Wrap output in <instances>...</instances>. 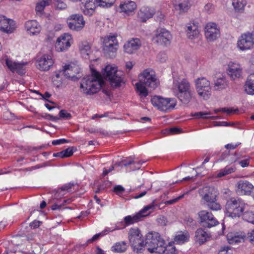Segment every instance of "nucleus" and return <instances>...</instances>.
I'll return each mask as SVG.
<instances>
[{"label": "nucleus", "mask_w": 254, "mask_h": 254, "mask_svg": "<svg viewBox=\"0 0 254 254\" xmlns=\"http://www.w3.org/2000/svg\"><path fill=\"white\" fill-rule=\"evenodd\" d=\"M187 33L188 38L190 39L197 37L199 33L197 25L194 23L189 24L187 27Z\"/></svg>", "instance_id": "32"}, {"label": "nucleus", "mask_w": 254, "mask_h": 254, "mask_svg": "<svg viewBox=\"0 0 254 254\" xmlns=\"http://www.w3.org/2000/svg\"><path fill=\"white\" fill-rule=\"evenodd\" d=\"M144 246L151 253H156L159 254L165 253L166 245L165 241L160 237L157 232H150L146 236Z\"/></svg>", "instance_id": "3"}, {"label": "nucleus", "mask_w": 254, "mask_h": 254, "mask_svg": "<svg viewBox=\"0 0 254 254\" xmlns=\"http://www.w3.org/2000/svg\"><path fill=\"white\" fill-rule=\"evenodd\" d=\"M147 11L146 9L140 10L138 12V16L141 19V20L143 22H144L147 19H148L152 16V14L150 13L146 12Z\"/></svg>", "instance_id": "46"}, {"label": "nucleus", "mask_w": 254, "mask_h": 254, "mask_svg": "<svg viewBox=\"0 0 254 254\" xmlns=\"http://www.w3.org/2000/svg\"><path fill=\"white\" fill-rule=\"evenodd\" d=\"M113 191L117 194L120 195L125 191V189L120 185L115 186L113 189Z\"/></svg>", "instance_id": "51"}, {"label": "nucleus", "mask_w": 254, "mask_h": 254, "mask_svg": "<svg viewBox=\"0 0 254 254\" xmlns=\"http://www.w3.org/2000/svg\"><path fill=\"white\" fill-rule=\"evenodd\" d=\"M172 36L170 32L165 28H158L155 31L153 40L158 45L168 46L171 43Z\"/></svg>", "instance_id": "12"}, {"label": "nucleus", "mask_w": 254, "mask_h": 254, "mask_svg": "<svg viewBox=\"0 0 254 254\" xmlns=\"http://www.w3.org/2000/svg\"><path fill=\"white\" fill-rule=\"evenodd\" d=\"M41 223V222L39 221H34L33 222L30 223V226L32 228H36L40 226V224Z\"/></svg>", "instance_id": "64"}, {"label": "nucleus", "mask_w": 254, "mask_h": 254, "mask_svg": "<svg viewBox=\"0 0 254 254\" xmlns=\"http://www.w3.org/2000/svg\"><path fill=\"white\" fill-rule=\"evenodd\" d=\"M53 63L50 56L44 55L36 62V66L41 70L47 71L53 65Z\"/></svg>", "instance_id": "22"}, {"label": "nucleus", "mask_w": 254, "mask_h": 254, "mask_svg": "<svg viewBox=\"0 0 254 254\" xmlns=\"http://www.w3.org/2000/svg\"><path fill=\"white\" fill-rule=\"evenodd\" d=\"M201 223L203 227L211 228L218 224L213 214L207 210H201L198 213Z\"/></svg>", "instance_id": "13"}, {"label": "nucleus", "mask_w": 254, "mask_h": 254, "mask_svg": "<svg viewBox=\"0 0 254 254\" xmlns=\"http://www.w3.org/2000/svg\"><path fill=\"white\" fill-rule=\"evenodd\" d=\"M237 192L240 194L252 195L254 197V187L248 181L240 180L237 184Z\"/></svg>", "instance_id": "18"}, {"label": "nucleus", "mask_w": 254, "mask_h": 254, "mask_svg": "<svg viewBox=\"0 0 254 254\" xmlns=\"http://www.w3.org/2000/svg\"><path fill=\"white\" fill-rule=\"evenodd\" d=\"M244 235L239 234L237 233H229L227 235L228 241L230 244H234L240 243L244 241Z\"/></svg>", "instance_id": "31"}, {"label": "nucleus", "mask_w": 254, "mask_h": 254, "mask_svg": "<svg viewBox=\"0 0 254 254\" xmlns=\"http://www.w3.org/2000/svg\"><path fill=\"white\" fill-rule=\"evenodd\" d=\"M25 28L29 34L35 35L41 31V27L35 20H29L25 23Z\"/></svg>", "instance_id": "27"}, {"label": "nucleus", "mask_w": 254, "mask_h": 254, "mask_svg": "<svg viewBox=\"0 0 254 254\" xmlns=\"http://www.w3.org/2000/svg\"><path fill=\"white\" fill-rule=\"evenodd\" d=\"M128 247L127 244L125 241H121L116 243L112 247L111 251L116 253H124Z\"/></svg>", "instance_id": "35"}, {"label": "nucleus", "mask_w": 254, "mask_h": 254, "mask_svg": "<svg viewBox=\"0 0 254 254\" xmlns=\"http://www.w3.org/2000/svg\"><path fill=\"white\" fill-rule=\"evenodd\" d=\"M238 111V110H233L232 109H228V108H221V109L215 110V112L221 111L222 112H226L228 114H230L232 113L235 112L236 111Z\"/></svg>", "instance_id": "55"}, {"label": "nucleus", "mask_w": 254, "mask_h": 254, "mask_svg": "<svg viewBox=\"0 0 254 254\" xmlns=\"http://www.w3.org/2000/svg\"><path fill=\"white\" fill-rule=\"evenodd\" d=\"M240 143L232 144H228L225 146V147L227 149H235Z\"/></svg>", "instance_id": "63"}, {"label": "nucleus", "mask_w": 254, "mask_h": 254, "mask_svg": "<svg viewBox=\"0 0 254 254\" xmlns=\"http://www.w3.org/2000/svg\"><path fill=\"white\" fill-rule=\"evenodd\" d=\"M248 238L252 243L254 244V229L248 233Z\"/></svg>", "instance_id": "59"}, {"label": "nucleus", "mask_w": 254, "mask_h": 254, "mask_svg": "<svg viewBox=\"0 0 254 254\" xmlns=\"http://www.w3.org/2000/svg\"><path fill=\"white\" fill-rule=\"evenodd\" d=\"M214 9V5L211 3H207L204 6V9L207 12H211Z\"/></svg>", "instance_id": "60"}, {"label": "nucleus", "mask_w": 254, "mask_h": 254, "mask_svg": "<svg viewBox=\"0 0 254 254\" xmlns=\"http://www.w3.org/2000/svg\"><path fill=\"white\" fill-rule=\"evenodd\" d=\"M79 66L74 64L65 65L62 70L63 74L66 78L73 81L77 80L81 76H77L80 72ZM62 72V71H61Z\"/></svg>", "instance_id": "15"}, {"label": "nucleus", "mask_w": 254, "mask_h": 254, "mask_svg": "<svg viewBox=\"0 0 254 254\" xmlns=\"http://www.w3.org/2000/svg\"><path fill=\"white\" fill-rule=\"evenodd\" d=\"M243 218L244 220L254 224V212L253 211H246L243 214Z\"/></svg>", "instance_id": "43"}, {"label": "nucleus", "mask_w": 254, "mask_h": 254, "mask_svg": "<svg viewBox=\"0 0 254 254\" xmlns=\"http://www.w3.org/2000/svg\"><path fill=\"white\" fill-rule=\"evenodd\" d=\"M229 76L233 80L240 78L242 73V68L240 64L230 62L227 70Z\"/></svg>", "instance_id": "23"}, {"label": "nucleus", "mask_w": 254, "mask_h": 254, "mask_svg": "<svg viewBox=\"0 0 254 254\" xmlns=\"http://www.w3.org/2000/svg\"><path fill=\"white\" fill-rule=\"evenodd\" d=\"M132 161V160H131ZM134 164L131 165H129L127 167H126V170L128 172H130L131 171H134L135 170L139 169L140 167V162H135V161H133Z\"/></svg>", "instance_id": "49"}, {"label": "nucleus", "mask_w": 254, "mask_h": 254, "mask_svg": "<svg viewBox=\"0 0 254 254\" xmlns=\"http://www.w3.org/2000/svg\"><path fill=\"white\" fill-rule=\"evenodd\" d=\"M50 0H42L40 1L36 6L35 10L36 12L41 14L45 6L50 4Z\"/></svg>", "instance_id": "42"}, {"label": "nucleus", "mask_w": 254, "mask_h": 254, "mask_svg": "<svg viewBox=\"0 0 254 254\" xmlns=\"http://www.w3.org/2000/svg\"><path fill=\"white\" fill-rule=\"evenodd\" d=\"M157 221L160 225L161 226H166L167 223V221L166 218L163 216H160L157 219Z\"/></svg>", "instance_id": "53"}, {"label": "nucleus", "mask_w": 254, "mask_h": 254, "mask_svg": "<svg viewBox=\"0 0 254 254\" xmlns=\"http://www.w3.org/2000/svg\"><path fill=\"white\" fill-rule=\"evenodd\" d=\"M102 43V51L105 56L109 58H114L119 46L116 37L115 36L106 37L103 39Z\"/></svg>", "instance_id": "6"}, {"label": "nucleus", "mask_w": 254, "mask_h": 254, "mask_svg": "<svg viewBox=\"0 0 254 254\" xmlns=\"http://www.w3.org/2000/svg\"><path fill=\"white\" fill-rule=\"evenodd\" d=\"M139 81L151 89H155L159 85L155 72L149 68L145 69L139 76Z\"/></svg>", "instance_id": "7"}, {"label": "nucleus", "mask_w": 254, "mask_h": 254, "mask_svg": "<svg viewBox=\"0 0 254 254\" xmlns=\"http://www.w3.org/2000/svg\"><path fill=\"white\" fill-rule=\"evenodd\" d=\"M154 208V205H148L145 206L138 213L133 216L128 215L124 218V221L126 225H129L134 223L137 222L141 220L142 217L148 215L150 212H147L148 210Z\"/></svg>", "instance_id": "14"}, {"label": "nucleus", "mask_w": 254, "mask_h": 254, "mask_svg": "<svg viewBox=\"0 0 254 254\" xmlns=\"http://www.w3.org/2000/svg\"><path fill=\"white\" fill-rule=\"evenodd\" d=\"M73 148L69 147L61 152L54 153L53 156L54 157H58L61 158H63L71 156L73 154Z\"/></svg>", "instance_id": "41"}, {"label": "nucleus", "mask_w": 254, "mask_h": 254, "mask_svg": "<svg viewBox=\"0 0 254 254\" xmlns=\"http://www.w3.org/2000/svg\"><path fill=\"white\" fill-rule=\"evenodd\" d=\"M201 197V201L209 209L212 211H218L221 209V205L218 201L219 192L213 187L205 186L198 190Z\"/></svg>", "instance_id": "2"}, {"label": "nucleus", "mask_w": 254, "mask_h": 254, "mask_svg": "<svg viewBox=\"0 0 254 254\" xmlns=\"http://www.w3.org/2000/svg\"><path fill=\"white\" fill-rule=\"evenodd\" d=\"M67 201V200H64V203L63 204H54V205H53L52 206H51V209L52 210H57V209H60V208L62 207V205L64 203H65L66 202V201Z\"/></svg>", "instance_id": "62"}, {"label": "nucleus", "mask_w": 254, "mask_h": 254, "mask_svg": "<svg viewBox=\"0 0 254 254\" xmlns=\"http://www.w3.org/2000/svg\"><path fill=\"white\" fill-rule=\"evenodd\" d=\"M166 254H176V250L174 247H171L169 249L166 248Z\"/></svg>", "instance_id": "61"}, {"label": "nucleus", "mask_w": 254, "mask_h": 254, "mask_svg": "<svg viewBox=\"0 0 254 254\" xmlns=\"http://www.w3.org/2000/svg\"><path fill=\"white\" fill-rule=\"evenodd\" d=\"M69 141L65 139H60L57 140H54L52 141V144L54 145H57L64 143L69 142Z\"/></svg>", "instance_id": "54"}, {"label": "nucleus", "mask_w": 254, "mask_h": 254, "mask_svg": "<svg viewBox=\"0 0 254 254\" xmlns=\"http://www.w3.org/2000/svg\"><path fill=\"white\" fill-rule=\"evenodd\" d=\"M245 91L250 95H254V74L250 75L245 85Z\"/></svg>", "instance_id": "38"}, {"label": "nucleus", "mask_w": 254, "mask_h": 254, "mask_svg": "<svg viewBox=\"0 0 254 254\" xmlns=\"http://www.w3.org/2000/svg\"><path fill=\"white\" fill-rule=\"evenodd\" d=\"M98 6L110 7L113 4L115 0H95Z\"/></svg>", "instance_id": "44"}, {"label": "nucleus", "mask_w": 254, "mask_h": 254, "mask_svg": "<svg viewBox=\"0 0 254 254\" xmlns=\"http://www.w3.org/2000/svg\"><path fill=\"white\" fill-rule=\"evenodd\" d=\"M173 88L178 91L176 96L183 104H188L191 100L194 92L190 84L186 79H183L181 82H174Z\"/></svg>", "instance_id": "4"}, {"label": "nucleus", "mask_w": 254, "mask_h": 254, "mask_svg": "<svg viewBox=\"0 0 254 254\" xmlns=\"http://www.w3.org/2000/svg\"><path fill=\"white\" fill-rule=\"evenodd\" d=\"M134 163L133 161H127L125 160H122L120 162H117L114 165V167L115 166L121 167H127L129 165H134Z\"/></svg>", "instance_id": "48"}, {"label": "nucleus", "mask_w": 254, "mask_h": 254, "mask_svg": "<svg viewBox=\"0 0 254 254\" xmlns=\"http://www.w3.org/2000/svg\"><path fill=\"white\" fill-rule=\"evenodd\" d=\"M141 237L142 235L138 228H131L129 230L128 233L129 243L133 250L136 251L137 253L140 252L144 247Z\"/></svg>", "instance_id": "11"}, {"label": "nucleus", "mask_w": 254, "mask_h": 254, "mask_svg": "<svg viewBox=\"0 0 254 254\" xmlns=\"http://www.w3.org/2000/svg\"><path fill=\"white\" fill-rule=\"evenodd\" d=\"M81 3L83 4V7H81L83 13L90 16L95 12L97 4L95 0H81Z\"/></svg>", "instance_id": "24"}, {"label": "nucleus", "mask_w": 254, "mask_h": 254, "mask_svg": "<svg viewBox=\"0 0 254 254\" xmlns=\"http://www.w3.org/2000/svg\"><path fill=\"white\" fill-rule=\"evenodd\" d=\"M108 231H109L108 230L105 229V230H103L102 232H101V233L96 234V235L93 236V237L91 239H89L87 241V242L88 243H92V242L96 241L97 240L99 239L100 237L106 235Z\"/></svg>", "instance_id": "47"}, {"label": "nucleus", "mask_w": 254, "mask_h": 254, "mask_svg": "<svg viewBox=\"0 0 254 254\" xmlns=\"http://www.w3.org/2000/svg\"><path fill=\"white\" fill-rule=\"evenodd\" d=\"M234 172H235V168L232 167H226L224 169L221 170L219 173H218L217 177L218 178H221Z\"/></svg>", "instance_id": "45"}, {"label": "nucleus", "mask_w": 254, "mask_h": 254, "mask_svg": "<svg viewBox=\"0 0 254 254\" xmlns=\"http://www.w3.org/2000/svg\"><path fill=\"white\" fill-rule=\"evenodd\" d=\"M103 73L104 76L108 79L112 86L119 87L123 82L124 73L121 70H118L116 67L110 65H107Z\"/></svg>", "instance_id": "5"}, {"label": "nucleus", "mask_w": 254, "mask_h": 254, "mask_svg": "<svg viewBox=\"0 0 254 254\" xmlns=\"http://www.w3.org/2000/svg\"><path fill=\"white\" fill-rule=\"evenodd\" d=\"M209 238V235L202 228L197 229L195 232V241L202 244Z\"/></svg>", "instance_id": "30"}, {"label": "nucleus", "mask_w": 254, "mask_h": 254, "mask_svg": "<svg viewBox=\"0 0 254 254\" xmlns=\"http://www.w3.org/2000/svg\"><path fill=\"white\" fill-rule=\"evenodd\" d=\"M136 5L135 3L132 1H127L120 5V12H124L127 15L131 14L135 9Z\"/></svg>", "instance_id": "29"}, {"label": "nucleus", "mask_w": 254, "mask_h": 254, "mask_svg": "<svg viewBox=\"0 0 254 254\" xmlns=\"http://www.w3.org/2000/svg\"><path fill=\"white\" fill-rule=\"evenodd\" d=\"M56 2L57 7L60 9H64L66 7V4L63 1V0Z\"/></svg>", "instance_id": "57"}, {"label": "nucleus", "mask_w": 254, "mask_h": 254, "mask_svg": "<svg viewBox=\"0 0 254 254\" xmlns=\"http://www.w3.org/2000/svg\"><path fill=\"white\" fill-rule=\"evenodd\" d=\"M195 88L199 96L207 100L211 96V88L210 81L205 77L198 78L195 80Z\"/></svg>", "instance_id": "10"}, {"label": "nucleus", "mask_w": 254, "mask_h": 254, "mask_svg": "<svg viewBox=\"0 0 254 254\" xmlns=\"http://www.w3.org/2000/svg\"><path fill=\"white\" fill-rule=\"evenodd\" d=\"M15 29V22L13 20L0 15V30L8 34L12 33Z\"/></svg>", "instance_id": "20"}, {"label": "nucleus", "mask_w": 254, "mask_h": 254, "mask_svg": "<svg viewBox=\"0 0 254 254\" xmlns=\"http://www.w3.org/2000/svg\"><path fill=\"white\" fill-rule=\"evenodd\" d=\"M205 35L208 40L213 41L220 36V32L215 23H208L205 26Z\"/></svg>", "instance_id": "21"}, {"label": "nucleus", "mask_w": 254, "mask_h": 254, "mask_svg": "<svg viewBox=\"0 0 254 254\" xmlns=\"http://www.w3.org/2000/svg\"><path fill=\"white\" fill-rule=\"evenodd\" d=\"M168 131L171 134H176L181 132V129L179 128L174 127H171L168 129Z\"/></svg>", "instance_id": "58"}, {"label": "nucleus", "mask_w": 254, "mask_h": 254, "mask_svg": "<svg viewBox=\"0 0 254 254\" xmlns=\"http://www.w3.org/2000/svg\"><path fill=\"white\" fill-rule=\"evenodd\" d=\"M146 87L139 81L135 84L136 92L142 100L144 99L148 95V92Z\"/></svg>", "instance_id": "37"}, {"label": "nucleus", "mask_w": 254, "mask_h": 254, "mask_svg": "<svg viewBox=\"0 0 254 254\" xmlns=\"http://www.w3.org/2000/svg\"><path fill=\"white\" fill-rule=\"evenodd\" d=\"M104 84V81L100 73L92 69L91 75L82 79L80 87L83 93L90 95L97 93Z\"/></svg>", "instance_id": "1"}, {"label": "nucleus", "mask_w": 254, "mask_h": 254, "mask_svg": "<svg viewBox=\"0 0 254 254\" xmlns=\"http://www.w3.org/2000/svg\"><path fill=\"white\" fill-rule=\"evenodd\" d=\"M254 44V35L249 32L242 34L237 43L238 48L241 50L250 49Z\"/></svg>", "instance_id": "16"}, {"label": "nucleus", "mask_w": 254, "mask_h": 254, "mask_svg": "<svg viewBox=\"0 0 254 254\" xmlns=\"http://www.w3.org/2000/svg\"><path fill=\"white\" fill-rule=\"evenodd\" d=\"M79 50L82 56L85 59L89 58L91 52L90 44L86 41L81 42L79 44Z\"/></svg>", "instance_id": "34"}, {"label": "nucleus", "mask_w": 254, "mask_h": 254, "mask_svg": "<svg viewBox=\"0 0 254 254\" xmlns=\"http://www.w3.org/2000/svg\"><path fill=\"white\" fill-rule=\"evenodd\" d=\"M247 4L245 0H233L232 5L236 11L238 12H242Z\"/></svg>", "instance_id": "40"}, {"label": "nucleus", "mask_w": 254, "mask_h": 254, "mask_svg": "<svg viewBox=\"0 0 254 254\" xmlns=\"http://www.w3.org/2000/svg\"><path fill=\"white\" fill-rule=\"evenodd\" d=\"M173 3L179 13L186 12L189 8V0H173Z\"/></svg>", "instance_id": "28"}, {"label": "nucleus", "mask_w": 254, "mask_h": 254, "mask_svg": "<svg viewBox=\"0 0 254 254\" xmlns=\"http://www.w3.org/2000/svg\"><path fill=\"white\" fill-rule=\"evenodd\" d=\"M5 64L9 70L12 72L16 71L19 74L21 75L24 73L23 67L26 63H18L7 59L5 61Z\"/></svg>", "instance_id": "25"}, {"label": "nucleus", "mask_w": 254, "mask_h": 254, "mask_svg": "<svg viewBox=\"0 0 254 254\" xmlns=\"http://www.w3.org/2000/svg\"><path fill=\"white\" fill-rule=\"evenodd\" d=\"M152 104L158 109L168 112L174 108L176 101L173 98H165L159 96H155L151 99Z\"/></svg>", "instance_id": "8"}, {"label": "nucleus", "mask_w": 254, "mask_h": 254, "mask_svg": "<svg viewBox=\"0 0 254 254\" xmlns=\"http://www.w3.org/2000/svg\"><path fill=\"white\" fill-rule=\"evenodd\" d=\"M211 113L210 112H198L195 114L196 117L197 118H202V119H209L211 118L212 117H208L205 116L207 115H210Z\"/></svg>", "instance_id": "52"}, {"label": "nucleus", "mask_w": 254, "mask_h": 254, "mask_svg": "<svg viewBox=\"0 0 254 254\" xmlns=\"http://www.w3.org/2000/svg\"><path fill=\"white\" fill-rule=\"evenodd\" d=\"M190 234L187 231H181L177 233L174 238V242L178 244H183L189 241Z\"/></svg>", "instance_id": "33"}, {"label": "nucleus", "mask_w": 254, "mask_h": 254, "mask_svg": "<svg viewBox=\"0 0 254 254\" xmlns=\"http://www.w3.org/2000/svg\"><path fill=\"white\" fill-rule=\"evenodd\" d=\"M74 184L73 183H68L66 184L63 186H62L60 189L62 190H68L70 189L73 186H74Z\"/></svg>", "instance_id": "56"}, {"label": "nucleus", "mask_w": 254, "mask_h": 254, "mask_svg": "<svg viewBox=\"0 0 254 254\" xmlns=\"http://www.w3.org/2000/svg\"><path fill=\"white\" fill-rule=\"evenodd\" d=\"M68 27L73 30L79 31L81 30L85 25V21L83 16L79 14H72L68 19Z\"/></svg>", "instance_id": "17"}, {"label": "nucleus", "mask_w": 254, "mask_h": 254, "mask_svg": "<svg viewBox=\"0 0 254 254\" xmlns=\"http://www.w3.org/2000/svg\"><path fill=\"white\" fill-rule=\"evenodd\" d=\"M219 254H233V250L228 246H225L221 248Z\"/></svg>", "instance_id": "50"}, {"label": "nucleus", "mask_w": 254, "mask_h": 254, "mask_svg": "<svg viewBox=\"0 0 254 254\" xmlns=\"http://www.w3.org/2000/svg\"><path fill=\"white\" fill-rule=\"evenodd\" d=\"M245 204L239 199L232 198L226 204V210L229 215L233 218L240 217L245 209Z\"/></svg>", "instance_id": "9"}, {"label": "nucleus", "mask_w": 254, "mask_h": 254, "mask_svg": "<svg viewBox=\"0 0 254 254\" xmlns=\"http://www.w3.org/2000/svg\"><path fill=\"white\" fill-rule=\"evenodd\" d=\"M71 37L68 34H64L59 37L55 44L56 50L58 52H64L67 50L70 46Z\"/></svg>", "instance_id": "19"}, {"label": "nucleus", "mask_w": 254, "mask_h": 254, "mask_svg": "<svg viewBox=\"0 0 254 254\" xmlns=\"http://www.w3.org/2000/svg\"><path fill=\"white\" fill-rule=\"evenodd\" d=\"M141 45L140 40L137 38H133L127 41L124 46L125 52L132 54L137 50Z\"/></svg>", "instance_id": "26"}, {"label": "nucleus", "mask_w": 254, "mask_h": 254, "mask_svg": "<svg viewBox=\"0 0 254 254\" xmlns=\"http://www.w3.org/2000/svg\"><path fill=\"white\" fill-rule=\"evenodd\" d=\"M46 116L48 119L53 121H56L60 118L68 120L70 119L71 117V114L65 110H62L60 111L59 117L54 116L50 114H46Z\"/></svg>", "instance_id": "36"}, {"label": "nucleus", "mask_w": 254, "mask_h": 254, "mask_svg": "<svg viewBox=\"0 0 254 254\" xmlns=\"http://www.w3.org/2000/svg\"><path fill=\"white\" fill-rule=\"evenodd\" d=\"M227 86V82L225 77L218 78L214 83L215 90H220L225 89Z\"/></svg>", "instance_id": "39"}]
</instances>
